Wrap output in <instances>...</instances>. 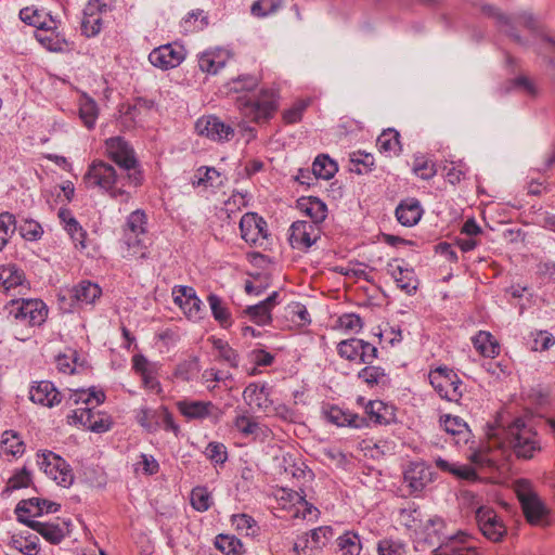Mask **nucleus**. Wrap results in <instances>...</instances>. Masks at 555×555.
Returning <instances> with one entry per match:
<instances>
[{
    "instance_id": "nucleus-1",
    "label": "nucleus",
    "mask_w": 555,
    "mask_h": 555,
    "mask_svg": "<svg viewBox=\"0 0 555 555\" xmlns=\"http://www.w3.org/2000/svg\"><path fill=\"white\" fill-rule=\"evenodd\" d=\"M105 155L117 165L118 170L104 160H93L83 176L87 189H99L111 198L128 203L130 188L143 184L144 175L132 145L120 135L104 142Z\"/></svg>"
},
{
    "instance_id": "nucleus-2",
    "label": "nucleus",
    "mask_w": 555,
    "mask_h": 555,
    "mask_svg": "<svg viewBox=\"0 0 555 555\" xmlns=\"http://www.w3.org/2000/svg\"><path fill=\"white\" fill-rule=\"evenodd\" d=\"M501 446L509 450L517 460L529 461L542 451L538 431L517 417L502 429Z\"/></svg>"
},
{
    "instance_id": "nucleus-3",
    "label": "nucleus",
    "mask_w": 555,
    "mask_h": 555,
    "mask_svg": "<svg viewBox=\"0 0 555 555\" xmlns=\"http://www.w3.org/2000/svg\"><path fill=\"white\" fill-rule=\"evenodd\" d=\"M279 94L273 89L263 88L258 92L240 94L235 106L241 116L254 124L269 122L279 109Z\"/></svg>"
},
{
    "instance_id": "nucleus-4",
    "label": "nucleus",
    "mask_w": 555,
    "mask_h": 555,
    "mask_svg": "<svg viewBox=\"0 0 555 555\" xmlns=\"http://www.w3.org/2000/svg\"><path fill=\"white\" fill-rule=\"evenodd\" d=\"M480 11L483 15L493 18L499 29L520 47H528L529 43L526 39L519 36L517 28L524 27L531 31H535L538 27L535 18L529 13L507 16L490 4L481 5Z\"/></svg>"
},
{
    "instance_id": "nucleus-5",
    "label": "nucleus",
    "mask_w": 555,
    "mask_h": 555,
    "mask_svg": "<svg viewBox=\"0 0 555 555\" xmlns=\"http://www.w3.org/2000/svg\"><path fill=\"white\" fill-rule=\"evenodd\" d=\"M429 383L438 395L450 402H459L465 386L459 375L447 366H438L428 374Z\"/></svg>"
},
{
    "instance_id": "nucleus-6",
    "label": "nucleus",
    "mask_w": 555,
    "mask_h": 555,
    "mask_svg": "<svg viewBox=\"0 0 555 555\" xmlns=\"http://www.w3.org/2000/svg\"><path fill=\"white\" fill-rule=\"evenodd\" d=\"M61 21L51 12L40 13L37 10V42L49 52H63L66 40L56 33Z\"/></svg>"
},
{
    "instance_id": "nucleus-7",
    "label": "nucleus",
    "mask_w": 555,
    "mask_h": 555,
    "mask_svg": "<svg viewBox=\"0 0 555 555\" xmlns=\"http://www.w3.org/2000/svg\"><path fill=\"white\" fill-rule=\"evenodd\" d=\"M146 224L147 216L142 209H137L127 217L124 229V242L129 250H133L130 256L146 257L145 246L140 237L146 233Z\"/></svg>"
},
{
    "instance_id": "nucleus-8",
    "label": "nucleus",
    "mask_w": 555,
    "mask_h": 555,
    "mask_svg": "<svg viewBox=\"0 0 555 555\" xmlns=\"http://www.w3.org/2000/svg\"><path fill=\"white\" fill-rule=\"evenodd\" d=\"M337 353L340 358L358 364H372L378 357V350L374 345L356 337L338 343Z\"/></svg>"
},
{
    "instance_id": "nucleus-9",
    "label": "nucleus",
    "mask_w": 555,
    "mask_h": 555,
    "mask_svg": "<svg viewBox=\"0 0 555 555\" xmlns=\"http://www.w3.org/2000/svg\"><path fill=\"white\" fill-rule=\"evenodd\" d=\"M334 537L331 526H321L299 535L294 543L297 555H314L325 547Z\"/></svg>"
},
{
    "instance_id": "nucleus-10",
    "label": "nucleus",
    "mask_w": 555,
    "mask_h": 555,
    "mask_svg": "<svg viewBox=\"0 0 555 555\" xmlns=\"http://www.w3.org/2000/svg\"><path fill=\"white\" fill-rule=\"evenodd\" d=\"M43 474L59 486L69 487L74 481V474L67 462L60 455L49 451L41 454L38 462Z\"/></svg>"
},
{
    "instance_id": "nucleus-11",
    "label": "nucleus",
    "mask_w": 555,
    "mask_h": 555,
    "mask_svg": "<svg viewBox=\"0 0 555 555\" xmlns=\"http://www.w3.org/2000/svg\"><path fill=\"white\" fill-rule=\"evenodd\" d=\"M95 406H83L72 411L67 416V423L74 426H82L93 433H106L112 427L109 416L94 412Z\"/></svg>"
},
{
    "instance_id": "nucleus-12",
    "label": "nucleus",
    "mask_w": 555,
    "mask_h": 555,
    "mask_svg": "<svg viewBox=\"0 0 555 555\" xmlns=\"http://www.w3.org/2000/svg\"><path fill=\"white\" fill-rule=\"evenodd\" d=\"M176 406L186 421H204L210 418L218 422L221 416L220 409L211 401L183 399L177 401Z\"/></svg>"
},
{
    "instance_id": "nucleus-13",
    "label": "nucleus",
    "mask_w": 555,
    "mask_h": 555,
    "mask_svg": "<svg viewBox=\"0 0 555 555\" xmlns=\"http://www.w3.org/2000/svg\"><path fill=\"white\" fill-rule=\"evenodd\" d=\"M517 496L527 521L531 525L542 524L548 513L547 508L538 495L529 489L527 481L518 485Z\"/></svg>"
},
{
    "instance_id": "nucleus-14",
    "label": "nucleus",
    "mask_w": 555,
    "mask_h": 555,
    "mask_svg": "<svg viewBox=\"0 0 555 555\" xmlns=\"http://www.w3.org/2000/svg\"><path fill=\"white\" fill-rule=\"evenodd\" d=\"M321 228L313 222L299 220L289 227L288 242L294 249L307 251L321 237Z\"/></svg>"
},
{
    "instance_id": "nucleus-15",
    "label": "nucleus",
    "mask_w": 555,
    "mask_h": 555,
    "mask_svg": "<svg viewBox=\"0 0 555 555\" xmlns=\"http://www.w3.org/2000/svg\"><path fill=\"white\" fill-rule=\"evenodd\" d=\"M185 55L184 47L172 42L153 49L149 54V61L153 66L167 70L178 67L184 61Z\"/></svg>"
},
{
    "instance_id": "nucleus-16",
    "label": "nucleus",
    "mask_w": 555,
    "mask_h": 555,
    "mask_svg": "<svg viewBox=\"0 0 555 555\" xmlns=\"http://www.w3.org/2000/svg\"><path fill=\"white\" fill-rule=\"evenodd\" d=\"M241 237L251 246H263L268 238L266 220L256 212H246L240 220Z\"/></svg>"
},
{
    "instance_id": "nucleus-17",
    "label": "nucleus",
    "mask_w": 555,
    "mask_h": 555,
    "mask_svg": "<svg viewBox=\"0 0 555 555\" xmlns=\"http://www.w3.org/2000/svg\"><path fill=\"white\" fill-rule=\"evenodd\" d=\"M195 131L198 135L216 142H228L234 137L233 127L215 115L198 118L195 122Z\"/></svg>"
},
{
    "instance_id": "nucleus-18",
    "label": "nucleus",
    "mask_w": 555,
    "mask_h": 555,
    "mask_svg": "<svg viewBox=\"0 0 555 555\" xmlns=\"http://www.w3.org/2000/svg\"><path fill=\"white\" fill-rule=\"evenodd\" d=\"M109 7L103 0H89L83 9L80 24L81 33L87 38L95 37L103 28V14Z\"/></svg>"
},
{
    "instance_id": "nucleus-19",
    "label": "nucleus",
    "mask_w": 555,
    "mask_h": 555,
    "mask_svg": "<svg viewBox=\"0 0 555 555\" xmlns=\"http://www.w3.org/2000/svg\"><path fill=\"white\" fill-rule=\"evenodd\" d=\"M434 555H479V550L474 537L464 531H459L454 535L447 537L438 545Z\"/></svg>"
},
{
    "instance_id": "nucleus-20",
    "label": "nucleus",
    "mask_w": 555,
    "mask_h": 555,
    "mask_svg": "<svg viewBox=\"0 0 555 555\" xmlns=\"http://www.w3.org/2000/svg\"><path fill=\"white\" fill-rule=\"evenodd\" d=\"M173 301L184 311L189 320L203 319L205 306L191 286H176L172 291Z\"/></svg>"
},
{
    "instance_id": "nucleus-21",
    "label": "nucleus",
    "mask_w": 555,
    "mask_h": 555,
    "mask_svg": "<svg viewBox=\"0 0 555 555\" xmlns=\"http://www.w3.org/2000/svg\"><path fill=\"white\" fill-rule=\"evenodd\" d=\"M476 520L481 533L492 542L502 541L507 533L503 520L492 508L479 507L476 512Z\"/></svg>"
},
{
    "instance_id": "nucleus-22",
    "label": "nucleus",
    "mask_w": 555,
    "mask_h": 555,
    "mask_svg": "<svg viewBox=\"0 0 555 555\" xmlns=\"http://www.w3.org/2000/svg\"><path fill=\"white\" fill-rule=\"evenodd\" d=\"M233 427L242 437H251L254 440H264L271 434L270 428L259 423L257 417L253 416L247 410H236V415L233 418Z\"/></svg>"
},
{
    "instance_id": "nucleus-23",
    "label": "nucleus",
    "mask_w": 555,
    "mask_h": 555,
    "mask_svg": "<svg viewBox=\"0 0 555 555\" xmlns=\"http://www.w3.org/2000/svg\"><path fill=\"white\" fill-rule=\"evenodd\" d=\"M13 305L20 304V306L16 308L15 311H11V313H14V317L16 319L15 324V338L22 341H25L31 337L30 334H24L23 330L24 327H33L34 320H35V299H21L20 300H13Z\"/></svg>"
},
{
    "instance_id": "nucleus-24",
    "label": "nucleus",
    "mask_w": 555,
    "mask_h": 555,
    "mask_svg": "<svg viewBox=\"0 0 555 555\" xmlns=\"http://www.w3.org/2000/svg\"><path fill=\"white\" fill-rule=\"evenodd\" d=\"M403 480L410 493L421 492L431 481V472L422 462L411 463L404 470Z\"/></svg>"
},
{
    "instance_id": "nucleus-25",
    "label": "nucleus",
    "mask_w": 555,
    "mask_h": 555,
    "mask_svg": "<svg viewBox=\"0 0 555 555\" xmlns=\"http://www.w3.org/2000/svg\"><path fill=\"white\" fill-rule=\"evenodd\" d=\"M230 57V51L223 48L209 49L198 55V67L203 73L216 75L225 66Z\"/></svg>"
},
{
    "instance_id": "nucleus-26",
    "label": "nucleus",
    "mask_w": 555,
    "mask_h": 555,
    "mask_svg": "<svg viewBox=\"0 0 555 555\" xmlns=\"http://www.w3.org/2000/svg\"><path fill=\"white\" fill-rule=\"evenodd\" d=\"M387 271L396 282L398 288L406 295H413L416 293L418 280L412 268L389 262L387 264Z\"/></svg>"
},
{
    "instance_id": "nucleus-27",
    "label": "nucleus",
    "mask_w": 555,
    "mask_h": 555,
    "mask_svg": "<svg viewBox=\"0 0 555 555\" xmlns=\"http://www.w3.org/2000/svg\"><path fill=\"white\" fill-rule=\"evenodd\" d=\"M396 218L403 227H413L418 223L422 218L423 209L416 198L409 197L402 199L396 208Z\"/></svg>"
},
{
    "instance_id": "nucleus-28",
    "label": "nucleus",
    "mask_w": 555,
    "mask_h": 555,
    "mask_svg": "<svg viewBox=\"0 0 555 555\" xmlns=\"http://www.w3.org/2000/svg\"><path fill=\"white\" fill-rule=\"evenodd\" d=\"M78 117L88 130L94 129L99 118L100 108L96 101L82 92L77 100Z\"/></svg>"
},
{
    "instance_id": "nucleus-29",
    "label": "nucleus",
    "mask_w": 555,
    "mask_h": 555,
    "mask_svg": "<svg viewBox=\"0 0 555 555\" xmlns=\"http://www.w3.org/2000/svg\"><path fill=\"white\" fill-rule=\"evenodd\" d=\"M243 399L248 406L261 411H266L272 404L266 386H259L257 383H250L245 387Z\"/></svg>"
},
{
    "instance_id": "nucleus-30",
    "label": "nucleus",
    "mask_w": 555,
    "mask_h": 555,
    "mask_svg": "<svg viewBox=\"0 0 555 555\" xmlns=\"http://www.w3.org/2000/svg\"><path fill=\"white\" fill-rule=\"evenodd\" d=\"M73 299L78 307L92 305L102 295V289L95 283L81 281L73 287Z\"/></svg>"
},
{
    "instance_id": "nucleus-31",
    "label": "nucleus",
    "mask_w": 555,
    "mask_h": 555,
    "mask_svg": "<svg viewBox=\"0 0 555 555\" xmlns=\"http://www.w3.org/2000/svg\"><path fill=\"white\" fill-rule=\"evenodd\" d=\"M326 420L337 426H350L354 428H361L365 421L357 414L349 411H344L339 406L332 405L325 412Z\"/></svg>"
},
{
    "instance_id": "nucleus-32",
    "label": "nucleus",
    "mask_w": 555,
    "mask_h": 555,
    "mask_svg": "<svg viewBox=\"0 0 555 555\" xmlns=\"http://www.w3.org/2000/svg\"><path fill=\"white\" fill-rule=\"evenodd\" d=\"M25 452V444L13 430H5L0 440V456L7 460L17 457Z\"/></svg>"
},
{
    "instance_id": "nucleus-33",
    "label": "nucleus",
    "mask_w": 555,
    "mask_h": 555,
    "mask_svg": "<svg viewBox=\"0 0 555 555\" xmlns=\"http://www.w3.org/2000/svg\"><path fill=\"white\" fill-rule=\"evenodd\" d=\"M299 209L311 218L310 222L320 225L327 216V207L324 202L318 197H302L298 201Z\"/></svg>"
},
{
    "instance_id": "nucleus-34",
    "label": "nucleus",
    "mask_w": 555,
    "mask_h": 555,
    "mask_svg": "<svg viewBox=\"0 0 555 555\" xmlns=\"http://www.w3.org/2000/svg\"><path fill=\"white\" fill-rule=\"evenodd\" d=\"M441 426L447 434L454 437L455 443H466L469 438L467 424L459 416L444 415L440 418Z\"/></svg>"
},
{
    "instance_id": "nucleus-35",
    "label": "nucleus",
    "mask_w": 555,
    "mask_h": 555,
    "mask_svg": "<svg viewBox=\"0 0 555 555\" xmlns=\"http://www.w3.org/2000/svg\"><path fill=\"white\" fill-rule=\"evenodd\" d=\"M436 466L442 472L450 473L459 479L466 481H477L479 479L476 470L467 464L450 463L441 457L436 459Z\"/></svg>"
},
{
    "instance_id": "nucleus-36",
    "label": "nucleus",
    "mask_w": 555,
    "mask_h": 555,
    "mask_svg": "<svg viewBox=\"0 0 555 555\" xmlns=\"http://www.w3.org/2000/svg\"><path fill=\"white\" fill-rule=\"evenodd\" d=\"M473 345L475 349L483 357L495 358L500 353V345L494 336L485 331H479L473 337Z\"/></svg>"
},
{
    "instance_id": "nucleus-37",
    "label": "nucleus",
    "mask_w": 555,
    "mask_h": 555,
    "mask_svg": "<svg viewBox=\"0 0 555 555\" xmlns=\"http://www.w3.org/2000/svg\"><path fill=\"white\" fill-rule=\"evenodd\" d=\"M62 401V395L49 380H41L37 383V404L53 408L59 405Z\"/></svg>"
},
{
    "instance_id": "nucleus-38",
    "label": "nucleus",
    "mask_w": 555,
    "mask_h": 555,
    "mask_svg": "<svg viewBox=\"0 0 555 555\" xmlns=\"http://www.w3.org/2000/svg\"><path fill=\"white\" fill-rule=\"evenodd\" d=\"M207 301L215 321L222 328H229L233 323L232 314L221 297L211 293L208 295Z\"/></svg>"
},
{
    "instance_id": "nucleus-39",
    "label": "nucleus",
    "mask_w": 555,
    "mask_h": 555,
    "mask_svg": "<svg viewBox=\"0 0 555 555\" xmlns=\"http://www.w3.org/2000/svg\"><path fill=\"white\" fill-rule=\"evenodd\" d=\"M366 413L372 422L379 425L390 424L395 418L393 408L379 400L370 401Z\"/></svg>"
},
{
    "instance_id": "nucleus-40",
    "label": "nucleus",
    "mask_w": 555,
    "mask_h": 555,
    "mask_svg": "<svg viewBox=\"0 0 555 555\" xmlns=\"http://www.w3.org/2000/svg\"><path fill=\"white\" fill-rule=\"evenodd\" d=\"M376 145L380 153L398 155L401 151L400 134L393 128L384 130L377 138Z\"/></svg>"
},
{
    "instance_id": "nucleus-41",
    "label": "nucleus",
    "mask_w": 555,
    "mask_h": 555,
    "mask_svg": "<svg viewBox=\"0 0 555 555\" xmlns=\"http://www.w3.org/2000/svg\"><path fill=\"white\" fill-rule=\"evenodd\" d=\"M193 186L219 188L222 185L221 173L214 167H199L193 179Z\"/></svg>"
},
{
    "instance_id": "nucleus-42",
    "label": "nucleus",
    "mask_w": 555,
    "mask_h": 555,
    "mask_svg": "<svg viewBox=\"0 0 555 555\" xmlns=\"http://www.w3.org/2000/svg\"><path fill=\"white\" fill-rule=\"evenodd\" d=\"M338 170V166L326 154H320L315 157L312 164V175L315 179H332Z\"/></svg>"
},
{
    "instance_id": "nucleus-43",
    "label": "nucleus",
    "mask_w": 555,
    "mask_h": 555,
    "mask_svg": "<svg viewBox=\"0 0 555 555\" xmlns=\"http://www.w3.org/2000/svg\"><path fill=\"white\" fill-rule=\"evenodd\" d=\"M69 402L74 404L83 403L86 406H98L105 400V393L102 390H96L94 387L86 389L74 390L69 395Z\"/></svg>"
},
{
    "instance_id": "nucleus-44",
    "label": "nucleus",
    "mask_w": 555,
    "mask_h": 555,
    "mask_svg": "<svg viewBox=\"0 0 555 555\" xmlns=\"http://www.w3.org/2000/svg\"><path fill=\"white\" fill-rule=\"evenodd\" d=\"M398 520L406 529L415 532L423 528L422 513L414 503L400 508Z\"/></svg>"
},
{
    "instance_id": "nucleus-45",
    "label": "nucleus",
    "mask_w": 555,
    "mask_h": 555,
    "mask_svg": "<svg viewBox=\"0 0 555 555\" xmlns=\"http://www.w3.org/2000/svg\"><path fill=\"white\" fill-rule=\"evenodd\" d=\"M336 541L340 555H360L362 543L357 532L346 531L339 535Z\"/></svg>"
},
{
    "instance_id": "nucleus-46",
    "label": "nucleus",
    "mask_w": 555,
    "mask_h": 555,
    "mask_svg": "<svg viewBox=\"0 0 555 555\" xmlns=\"http://www.w3.org/2000/svg\"><path fill=\"white\" fill-rule=\"evenodd\" d=\"M135 420L149 433L157 431L160 428V406L158 409H139Z\"/></svg>"
},
{
    "instance_id": "nucleus-47",
    "label": "nucleus",
    "mask_w": 555,
    "mask_h": 555,
    "mask_svg": "<svg viewBox=\"0 0 555 555\" xmlns=\"http://www.w3.org/2000/svg\"><path fill=\"white\" fill-rule=\"evenodd\" d=\"M23 281L24 272L15 264L0 266V287L4 291L22 285Z\"/></svg>"
},
{
    "instance_id": "nucleus-48",
    "label": "nucleus",
    "mask_w": 555,
    "mask_h": 555,
    "mask_svg": "<svg viewBox=\"0 0 555 555\" xmlns=\"http://www.w3.org/2000/svg\"><path fill=\"white\" fill-rule=\"evenodd\" d=\"M259 83V77L250 74H244L240 75L236 78H233L229 82V90L241 94L254 93L255 90L258 88Z\"/></svg>"
},
{
    "instance_id": "nucleus-49",
    "label": "nucleus",
    "mask_w": 555,
    "mask_h": 555,
    "mask_svg": "<svg viewBox=\"0 0 555 555\" xmlns=\"http://www.w3.org/2000/svg\"><path fill=\"white\" fill-rule=\"evenodd\" d=\"M215 546L224 555H241L244 553V545L234 535L219 534L216 537Z\"/></svg>"
},
{
    "instance_id": "nucleus-50",
    "label": "nucleus",
    "mask_w": 555,
    "mask_h": 555,
    "mask_svg": "<svg viewBox=\"0 0 555 555\" xmlns=\"http://www.w3.org/2000/svg\"><path fill=\"white\" fill-rule=\"evenodd\" d=\"M358 378L363 380L369 387H374L379 384H385L387 374L380 366L366 364V366L359 371Z\"/></svg>"
},
{
    "instance_id": "nucleus-51",
    "label": "nucleus",
    "mask_w": 555,
    "mask_h": 555,
    "mask_svg": "<svg viewBox=\"0 0 555 555\" xmlns=\"http://www.w3.org/2000/svg\"><path fill=\"white\" fill-rule=\"evenodd\" d=\"M374 160V156L370 153L363 151L353 152L350 155V163L352 164L350 171L358 175L367 173L373 169Z\"/></svg>"
},
{
    "instance_id": "nucleus-52",
    "label": "nucleus",
    "mask_w": 555,
    "mask_h": 555,
    "mask_svg": "<svg viewBox=\"0 0 555 555\" xmlns=\"http://www.w3.org/2000/svg\"><path fill=\"white\" fill-rule=\"evenodd\" d=\"M243 313L247 315L250 321L260 326L268 325L272 321L271 310L262 304V301L257 305L246 307Z\"/></svg>"
},
{
    "instance_id": "nucleus-53",
    "label": "nucleus",
    "mask_w": 555,
    "mask_h": 555,
    "mask_svg": "<svg viewBox=\"0 0 555 555\" xmlns=\"http://www.w3.org/2000/svg\"><path fill=\"white\" fill-rule=\"evenodd\" d=\"M37 533L52 544H59L65 537L57 522L37 521Z\"/></svg>"
},
{
    "instance_id": "nucleus-54",
    "label": "nucleus",
    "mask_w": 555,
    "mask_h": 555,
    "mask_svg": "<svg viewBox=\"0 0 555 555\" xmlns=\"http://www.w3.org/2000/svg\"><path fill=\"white\" fill-rule=\"evenodd\" d=\"M378 555H405L406 545L399 539L384 538L377 543Z\"/></svg>"
},
{
    "instance_id": "nucleus-55",
    "label": "nucleus",
    "mask_w": 555,
    "mask_h": 555,
    "mask_svg": "<svg viewBox=\"0 0 555 555\" xmlns=\"http://www.w3.org/2000/svg\"><path fill=\"white\" fill-rule=\"evenodd\" d=\"M15 216L5 211L0 214V251L8 244L10 236L16 231Z\"/></svg>"
},
{
    "instance_id": "nucleus-56",
    "label": "nucleus",
    "mask_w": 555,
    "mask_h": 555,
    "mask_svg": "<svg viewBox=\"0 0 555 555\" xmlns=\"http://www.w3.org/2000/svg\"><path fill=\"white\" fill-rule=\"evenodd\" d=\"M191 504L198 512H206L212 504V498L206 487H195L191 492Z\"/></svg>"
},
{
    "instance_id": "nucleus-57",
    "label": "nucleus",
    "mask_w": 555,
    "mask_h": 555,
    "mask_svg": "<svg viewBox=\"0 0 555 555\" xmlns=\"http://www.w3.org/2000/svg\"><path fill=\"white\" fill-rule=\"evenodd\" d=\"M212 346L219 352V357L231 367L236 369L240 363V356L227 341L218 338L214 339Z\"/></svg>"
},
{
    "instance_id": "nucleus-58",
    "label": "nucleus",
    "mask_w": 555,
    "mask_h": 555,
    "mask_svg": "<svg viewBox=\"0 0 555 555\" xmlns=\"http://www.w3.org/2000/svg\"><path fill=\"white\" fill-rule=\"evenodd\" d=\"M286 317L296 325L305 326L310 324V314L305 305L292 302L286 307Z\"/></svg>"
},
{
    "instance_id": "nucleus-59",
    "label": "nucleus",
    "mask_w": 555,
    "mask_h": 555,
    "mask_svg": "<svg viewBox=\"0 0 555 555\" xmlns=\"http://www.w3.org/2000/svg\"><path fill=\"white\" fill-rule=\"evenodd\" d=\"M232 525L235 529L246 535H256L258 532L257 521L247 514H236L232 516Z\"/></svg>"
},
{
    "instance_id": "nucleus-60",
    "label": "nucleus",
    "mask_w": 555,
    "mask_h": 555,
    "mask_svg": "<svg viewBox=\"0 0 555 555\" xmlns=\"http://www.w3.org/2000/svg\"><path fill=\"white\" fill-rule=\"evenodd\" d=\"M446 525L442 518L434 517L429 518L425 526H423L424 530L427 533V538L434 543L433 539L437 538V543L440 545L441 542L446 540L447 537H451L452 534H444L443 529Z\"/></svg>"
},
{
    "instance_id": "nucleus-61",
    "label": "nucleus",
    "mask_w": 555,
    "mask_h": 555,
    "mask_svg": "<svg viewBox=\"0 0 555 555\" xmlns=\"http://www.w3.org/2000/svg\"><path fill=\"white\" fill-rule=\"evenodd\" d=\"M31 482V472L26 467H23L16 470L13 476H11L8 480L5 492H11L15 490H20L26 488Z\"/></svg>"
},
{
    "instance_id": "nucleus-62",
    "label": "nucleus",
    "mask_w": 555,
    "mask_h": 555,
    "mask_svg": "<svg viewBox=\"0 0 555 555\" xmlns=\"http://www.w3.org/2000/svg\"><path fill=\"white\" fill-rule=\"evenodd\" d=\"M309 105V101L298 100L282 114L283 121L287 125L299 122L305 111Z\"/></svg>"
},
{
    "instance_id": "nucleus-63",
    "label": "nucleus",
    "mask_w": 555,
    "mask_h": 555,
    "mask_svg": "<svg viewBox=\"0 0 555 555\" xmlns=\"http://www.w3.org/2000/svg\"><path fill=\"white\" fill-rule=\"evenodd\" d=\"M197 373V361L193 359L179 363L173 372V376L182 382H190L196 376Z\"/></svg>"
},
{
    "instance_id": "nucleus-64",
    "label": "nucleus",
    "mask_w": 555,
    "mask_h": 555,
    "mask_svg": "<svg viewBox=\"0 0 555 555\" xmlns=\"http://www.w3.org/2000/svg\"><path fill=\"white\" fill-rule=\"evenodd\" d=\"M205 455L215 465H222L228 460L227 448L221 442H209L205 449Z\"/></svg>"
}]
</instances>
